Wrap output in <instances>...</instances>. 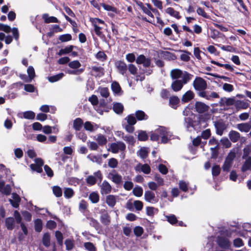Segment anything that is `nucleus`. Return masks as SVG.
I'll return each mask as SVG.
<instances>
[{"mask_svg":"<svg viewBox=\"0 0 251 251\" xmlns=\"http://www.w3.org/2000/svg\"><path fill=\"white\" fill-rule=\"evenodd\" d=\"M193 85L197 92V95L200 98L211 101L214 99L220 97L219 95L215 92H212L210 94H209L208 91H205L207 87V82L204 79L201 77H196L193 81Z\"/></svg>","mask_w":251,"mask_h":251,"instance_id":"obj_1","label":"nucleus"},{"mask_svg":"<svg viewBox=\"0 0 251 251\" xmlns=\"http://www.w3.org/2000/svg\"><path fill=\"white\" fill-rule=\"evenodd\" d=\"M235 156V153L234 152H230L228 154L222 166V169L224 172H229Z\"/></svg>","mask_w":251,"mask_h":251,"instance_id":"obj_2","label":"nucleus"},{"mask_svg":"<svg viewBox=\"0 0 251 251\" xmlns=\"http://www.w3.org/2000/svg\"><path fill=\"white\" fill-rule=\"evenodd\" d=\"M210 107L204 102L201 101H196L194 105V111L198 114L207 113Z\"/></svg>","mask_w":251,"mask_h":251,"instance_id":"obj_3","label":"nucleus"},{"mask_svg":"<svg viewBox=\"0 0 251 251\" xmlns=\"http://www.w3.org/2000/svg\"><path fill=\"white\" fill-rule=\"evenodd\" d=\"M217 244L221 249L224 250H228L231 246V243L229 239L224 236H218Z\"/></svg>","mask_w":251,"mask_h":251,"instance_id":"obj_4","label":"nucleus"},{"mask_svg":"<svg viewBox=\"0 0 251 251\" xmlns=\"http://www.w3.org/2000/svg\"><path fill=\"white\" fill-rule=\"evenodd\" d=\"M214 126L216 128V134L220 136L223 134L224 130L226 128V125L222 120L214 122Z\"/></svg>","mask_w":251,"mask_h":251,"instance_id":"obj_5","label":"nucleus"},{"mask_svg":"<svg viewBox=\"0 0 251 251\" xmlns=\"http://www.w3.org/2000/svg\"><path fill=\"white\" fill-rule=\"evenodd\" d=\"M126 148V145L122 142L113 143L110 145L111 151L113 153H117L119 151H124Z\"/></svg>","mask_w":251,"mask_h":251,"instance_id":"obj_6","label":"nucleus"},{"mask_svg":"<svg viewBox=\"0 0 251 251\" xmlns=\"http://www.w3.org/2000/svg\"><path fill=\"white\" fill-rule=\"evenodd\" d=\"M145 200L150 203H156L158 200L156 199L155 194L151 191H146L144 194Z\"/></svg>","mask_w":251,"mask_h":251,"instance_id":"obj_7","label":"nucleus"},{"mask_svg":"<svg viewBox=\"0 0 251 251\" xmlns=\"http://www.w3.org/2000/svg\"><path fill=\"white\" fill-rule=\"evenodd\" d=\"M115 65L117 69L118 72L124 75L127 70L126 64L123 61H117L115 63Z\"/></svg>","mask_w":251,"mask_h":251,"instance_id":"obj_8","label":"nucleus"},{"mask_svg":"<svg viewBox=\"0 0 251 251\" xmlns=\"http://www.w3.org/2000/svg\"><path fill=\"white\" fill-rule=\"evenodd\" d=\"M100 187V192L101 194H109L112 190V187L109 182L106 180H104Z\"/></svg>","mask_w":251,"mask_h":251,"instance_id":"obj_9","label":"nucleus"},{"mask_svg":"<svg viewBox=\"0 0 251 251\" xmlns=\"http://www.w3.org/2000/svg\"><path fill=\"white\" fill-rule=\"evenodd\" d=\"M236 127L241 132H248L251 129V121L238 124L237 125Z\"/></svg>","mask_w":251,"mask_h":251,"instance_id":"obj_10","label":"nucleus"},{"mask_svg":"<svg viewBox=\"0 0 251 251\" xmlns=\"http://www.w3.org/2000/svg\"><path fill=\"white\" fill-rule=\"evenodd\" d=\"M180 99L176 96H173L169 98V105L172 108L176 109L179 106Z\"/></svg>","mask_w":251,"mask_h":251,"instance_id":"obj_11","label":"nucleus"},{"mask_svg":"<svg viewBox=\"0 0 251 251\" xmlns=\"http://www.w3.org/2000/svg\"><path fill=\"white\" fill-rule=\"evenodd\" d=\"M234 106L237 111H239L241 109H246L248 108L249 106V104L246 101L236 100Z\"/></svg>","mask_w":251,"mask_h":251,"instance_id":"obj_12","label":"nucleus"},{"mask_svg":"<svg viewBox=\"0 0 251 251\" xmlns=\"http://www.w3.org/2000/svg\"><path fill=\"white\" fill-rule=\"evenodd\" d=\"M194 97V93L191 90H188L182 95L181 101L183 103L188 102L193 99Z\"/></svg>","mask_w":251,"mask_h":251,"instance_id":"obj_13","label":"nucleus"},{"mask_svg":"<svg viewBox=\"0 0 251 251\" xmlns=\"http://www.w3.org/2000/svg\"><path fill=\"white\" fill-rule=\"evenodd\" d=\"M42 19L44 20V24H49L51 23H60L58 19L54 16H50L48 13H45L42 15Z\"/></svg>","mask_w":251,"mask_h":251,"instance_id":"obj_14","label":"nucleus"},{"mask_svg":"<svg viewBox=\"0 0 251 251\" xmlns=\"http://www.w3.org/2000/svg\"><path fill=\"white\" fill-rule=\"evenodd\" d=\"M108 177L109 179H111V180L115 184L117 185L120 184L122 182V176L118 174V173L116 174H113L111 173H110L108 174Z\"/></svg>","mask_w":251,"mask_h":251,"instance_id":"obj_15","label":"nucleus"},{"mask_svg":"<svg viewBox=\"0 0 251 251\" xmlns=\"http://www.w3.org/2000/svg\"><path fill=\"white\" fill-rule=\"evenodd\" d=\"M228 137L231 142L236 143L240 139L241 135L238 132L231 130L228 133Z\"/></svg>","mask_w":251,"mask_h":251,"instance_id":"obj_16","label":"nucleus"},{"mask_svg":"<svg viewBox=\"0 0 251 251\" xmlns=\"http://www.w3.org/2000/svg\"><path fill=\"white\" fill-rule=\"evenodd\" d=\"M12 198L13 200H10V202L13 207L17 208L19 206V203L21 200V198L16 193L12 194Z\"/></svg>","mask_w":251,"mask_h":251,"instance_id":"obj_17","label":"nucleus"},{"mask_svg":"<svg viewBox=\"0 0 251 251\" xmlns=\"http://www.w3.org/2000/svg\"><path fill=\"white\" fill-rule=\"evenodd\" d=\"M91 69L93 72L96 73L94 75L96 77H100L104 75V68L101 67L92 66Z\"/></svg>","mask_w":251,"mask_h":251,"instance_id":"obj_18","label":"nucleus"},{"mask_svg":"<svg viewBox=\"0 0 251 251\" xmlns=\"http://www.w3.org/2000/svg\"><path fill=\"white\" fill-rule=\"evenodd\" d=\"M183 86V84L181 80H175L172 82L171 87L174 91L178 92L181 90Z\"/></svg>","mask_w":251,"mask_h":251,"instance_id":"obj_19","label":"nucleus"},{"mask_svg":"<svg viewBox=\"0 0 251 251\" xmlns=\"http://www.w3.org/2000/svg\"><path fill=\"white\" fill-rule=\"evenodd\" d=\"M83 121L80 118H77L74 120L73 128L76 131H80L83 126Z\"/></svg>","mask_w":251,"mask_h":251,"instance_id":"obj_20","label":"nucleus"},{"mask_svg":"<svg viewBox=\"0 0 251 251\" xmlns=\"http://www.w3.org/2000/svg\"><path fill=\"white\" fill-rule=\"evenodd\" d=\"M183 75L182 71L178 69H175L171 72V77L172 79L178 80V79L180 78Z\"/></svg>","mask_w":251,"mask_h":251,"instance_id":"obj_21","label":"nucleus"},{"mask_svg":"<svg viewBox=\"0 0 251 251\" xmlns=\"http://www.w3.org/2000/svg\"><path fill=\"white\" fill-rule=\"evenodd\" d=\"M246 160L243 163L241 167L242 172H246L247 171H251V157L245 159Z\"/></svg>","mask_w":251,"mask_h":251,"instance_id":"obj_22","label":"nucleus"},{"mask_svg":"<svg viewBox=\"0 0 251 251\" xmlns=\"http://www.w3.org/2000/svg\"><path fill=\"white\" fill-rule=\"evenodd\" d=\"M42 243L47 248L50 246V235L49 232H47L44 234L42 237Z\"/></svg>","mask_w":251,"mask_h":251,"instance_id":"obj_23","label":"nucleus"},{"mask_svg":"<svg viewBox=\"0 0 251 251\" xmlns=\"http://www.w3.org/2000/svg\"><path fill=\"white\" fill-rule=\"evenodd\" d=\"M136 120L138 121L146 120L149 116L142 110H137L135 112Z\"/></svg>","mask_w":251,"mask_h":251,"instance_id":"obj_24","label":"nucleus"},{"mask_svg":"<svg viewBox=\"0 0 251 251\" xmlns=\"http://www.w3.org/2000/svg\"><path fill=\"white\" fill-rule=\"evenodd\" d=\"M198 117V122L199 125L202 123H206L208 120L210 119V115L207 113L199 114Z\"/></svg>","mask_w":251,"mask_h":251,"instance_id":"obj_25","label":"nucleus"},{"mask_svg":"<svg viewBox=\"0 0 251 251\" xmlns=\"http://www.w3.org/2000/svg\"><path fill=\"white\" fill-rule=\"evenodd\" d=\"M166 12L171 15L172 17H175L177 19H179L181 18V16L179 15V12L178 11H176L172 7H168L166 10Z\"/></svg>","mask_w":251,"mask_h":251,"instance_id":"obj_26","label":"nucleus"},{"mask_svg":"<svg viewBox=\"0 0 251 251\" xmlns=\"http://www.w3.org/2000/svg\"><path fill=\"white\" fill-rule=\"evenodd\" d=\"M93 25L95 27V31H100L101 27L99 26L100 24H104V22L99 18L93 19L91 21Z\"/></svg>","mask_w":251,"mask_h":251,"instance_id":"obj_27","label":"nucleus"},{"mask_svg":"<svg viewBox=\"0 0 251 251\" xmlns=\"http://www.w3.org/2000/svg\"><path fill=\"white\" fill-rule=\"evenodd\" d=\"M15 220L13 217H8L5 219V226L8 230H11L14 228Z\"/></svg>","mask_w":251,"mask_h":251,"instance_id":"obj_28","label":"nucleus"},{"mask_svg":"<svg viewBox=\"0 0 251 251\" xmlns=\"http://www.w3.org/2000/svg\"><path fill=\"white\" fill-rule=\"evenodd\" d=\"M27 73L28 75L29 79L25 80L26 82H30L35 76V73L34 68L32 66H29L27 69Z\"/></svg>","mask_w":251,"mask_h":251,"instance_id":"obj_29","label":"nucleus"},{"mask_svg":"<svg viewBox=\"0 0 251 251\" xmlns=\"http://www.w3.org/2000/svg\"><path fill=\"white\" fill-rule=\"evenodd\" d=\"M100 222L105 226H108L110 223V217L109 214L106 212L102 214L100 217Z\"/></svg>","mask_w":251,"mask_h":251,"instance_id":"obj_30","label":"nucleus"},{"mask_svg":"<svg viewBox=\"0 0 251 251\" xmlns=\"http://www.w3.org/2000/svg\"><path fill=\"white\" fill-rule=\"evenodd\" d=\"M113 110L116 114H121L123 112L124 106L121 103L116 102L113 104Z\"/></svg>","mask_w":251,"mask_h":251,"instance_id":"obj_31","label":"nucleus"},{"mask_svg":"<svg viewBox=\"0 0 251 251\" xmlns=\"http://www.w3.org/2000/svg\"><path fill=\"white\" fill-rule=\"evenodd\" d=\"M34 229L37 232H40L43 228V222L41 219H36L34 220Z\"/></svg>","mask_w":251,"mask_h":251,"instance_id":"obj_32","label":"nucleus"},{"mask_svg":"<svg viewBox=\"0 0 251 251\" xmlns=\"http://www.w3.org/2000/svg\"><path fill=\"white\" fill-rule=\"evenodd\" d=\"M211 63L212 64L216 65L219 67H224L227 70L230 71V72H233L234 70L233 67L232 66H231L230 65L228 64H222V63H219V62H217V61H214L213 60L211 61Z\"/></svg>","mask_w":251,"mask_h":251,"instance_id":"obj_33","label":"nucleus"},{"mask_svg":"<svg viewBox=\"0 0 251 251\" xmlns=\"http://www.w3.org/2000/svg\"><path fill=\"white\" fill-rule=\"evenodd\" d=\"M160 55L161 57L165 59H174V57H176V56L174 54L167 51H162L160 52Z\"/></svg>","mask_w":251,"mask_h":251,"instance_id":"obj_34","label":"nucleus"},{"mask_svg":"<svg viewBox=\"0 0 251 251\" xmlns=\"http://www.w3.org/2000/svg\"><path fill=\"white\" fill-rule=\"evenodd\" d=\"M106 202L109 206L114 207L116 202L115 197L112 195L107 196L106 198Z\"/></svg>","mask_w":251,"mask_h":251,"instance_id":"obj_35","label":"nucleus"},{"mask_svg":"<svg viewBox=\"0 0 251 251\" xmlns=\"http://www.w3.org/2000/svg\"><path fill=\"white\" fill-rule=\"evenodd\" d=\"M74 47L73 45H70L66 47L64 49H61L58 52V54L59 56H61L63 54H68L72 52Z\"/></svg>","mask_w":251,"mask_h":251,"instance_id":"obj_36","label":"nucleus"},{"mask_svg":"<svg viewBox=\"0 0 251 251\" xmlns=\"http://www.w3.org/2000/svg\"><path fill=\"white\" fill-rule=\"evenodd\" d=\"M89 199L92 203H96L100 200V196L97 192H93L89 195Z\"/></svg>","mask_w":251,"mask_h":251,"instance_id":"obj_37","label":"nucleus"},{"mask_svg":"<svg viewBox=\"0 0 251 251\" xmlns=\"http://www.w3.org/2000/svg\"><path fill=\"white\" fill-rule=\"evenodd\" d=\"M215 45L220 47L223 50L228 51V52H236V49L231 46H229V45L224 46V45H222L221 44H216Z\"/></svg>","mask_w":251,"mask_h":251,"instance_id":"obj_38","label":"nucleus"},{"mask_svg":"<svg viewBox=\"0 0 251 251\" xmlns=\"http://www.w3.org/2000/svg\"><path fill=\"white\" fill-rule=\"evenodd\" d=\"M96 140L98 142V144L101 146L105 145L107 142V140L105 136L101 134L98 135Z\"/></svg>","mask_w":251,"mask_h":251,"instance_id":"obj_39","label":"nucleus"},{"mask_svg":"<svg viewBox=\"0 0 251 251\" xmlns=\"http://www.w3.org/2000/svg\"><path fill=\"white\" fill-rule=\"evenodd\" d=\"M182 76V79L181 80L183 85L187 83L193 76L192 75L188 73L187 72H185Z\"/></svg>","mask_w":251,"mask_h":251,"instance_id":"obj_40","label":"nucleus"},{"mask_svg":"<svg viewBox=\"0 0 251 251\" xmlns=\"http://www.w3.org/2000/svg\"><path fill=\"white\" fill-rule=\"evenodd\" d=\"M64 76V74L63 73H60L56 75L49 77L48 79L50 82H54L61 79Z\"/></svg>","mask_w":251,"mask_h":251,"instance_id":"obj_41","label":"nucleus"},{"mask_svg":"<svg viewBox=\"0 0 251 251\" xmlns=\"http://www.w3.org/2000/svg\"><path fill=\"white\" fill-rule=\"evenodd\" d=\"M111 89L115 94H119L121 91V87L118 82L114 81L111 84Z\"/></svg>","mask_w":251,"mask_h":251,"instance_id":"obj_42","label":"nucleus"},{"mask_svg":"<svg viewBox=\"0 0 251 251\" xmlns=\"http://www.w3.org/2000/svg\"><path fill=\"white\" fill-rule=\"evenodd\" d=\"M64 194L66 198L70 199L74 196L75 192L73 189L71 188H65L64 191Z\"/></svg>","mask_w":251,"mask_h":251,"instance_id":"obj_43","label":"nucleus"},{"mask_svg":"<svg viewBox=\"0 0 251 251\" xmlns=\"http://www.w3.org/2000/svg\"><path fill=\"white\" fill-rule=\"evenodd\" d=\"M149 138V136L146 131L141 130L138 135V139L140 141H146Z\"/></svg>","mask_w":251,"mask_h":251,"instance_id":"obj_44","label":"nucleus"},{"mask_svg":"<svg viewBox=\"0 0 251 251\" xmlns=\"http://www.w3.org/2000/svg\"><path fill=\"white\" fill-rule=\"evenodd\" d=\"M243 154L242 155V159H245L246 158H248V157H250L249 155L251 152V146H246L243 149Z\"/></svg>","mask_w":251,"mask_h":251,"instance_id":"obj_45","label":"nucleus"},{"mask_svg":"<svg viewBox=\"0 0 251 251\" xmlns=\"http://www.w3.org/2000/svg\"><path fill=\"white\" fill-rule=\"evenodd\" d=\"M23 117L28 120H33L35 117V114L32 111H26L23 113Z\"/></svg>","mask_w":251,"mask_h":251,"instance_id":"obj_46","label":"nucleus"},{"mask_svg":"<svg viewBox=\"0 0 251 251\" xmlns=\"http://www.w3.org/2000/svg\"><path fill=\"white\" fill-rule=\"evenodd\" d=\"M132 193L135 196L140 197L143 195V190L140 186H136L133 188Z\"/></svg>","mask_w":251,"mask_h":251,"instance_id":"obj_47","label":"nucleus"},{"mask_svg":"<svg viewBox=\"0 0 251 251\" xmlns=\"http://www.w3.org/2000/svg\"><path fill=\"white\" fill-rule=\"evenodd\" d=\"M84 247L88 251H97L96 247L92 242H88L84 243Z\"/></svg>","mask_w":251,"mask_h":251,"instance_id":"obj_48","label":"nucleus"},{"mask_svg":"<svg viewBox=\"0 0 251 251\" xmlns=\"http://www.w3.org/2000/svg\"><path fill=\"white\" fill-rule=\"evenodd\" d=\"M66 249L67 251L72 250L74 247V241L73 239H67L65 241Z\"/></svg>","mask_w":251,"mask_h":251,"instance_id":"obj_49","label":"nucleus"},{"mask_svg":"<svg viewBox=\"0 0 251 251\" xmlns=\"http://www.w3.org/2000/svg\"><path fill=\"white\" fill-rule=\"evenodd\" d=\"M137 153L141 158L145 159L148 157L149 152L145 148H142Z\"/></svg>","mask_w":251,"mask_h":251,"instance_id":"obj_50","label":"nucleus"},{"mask_svg":"<svg viewBox=\"0 0 251 251\" xmlns=\"http://www.w3.org/2000/svg\"><path fill=\"white\" fill-rule=\"evenodd\" d=\"M216 41H218L219 38L223 39L225 35L222 32H211V35H208Z\"/></svg>","mask_w":251,"mask_h":251,"instance_id":"obj_51","label":"nucleus"},{"mask_svg":"<svg viewBox=\"0 0 251 251\" xmlns=\"http://www.w3.org/2000/svg\"><path fill=\"white\" fill-rule=\"evenodd\" d=\"M52 191L53 194L56 197H60L62 195V189L58 186H54L53 187Z\"/></svg>","mask_w":251,"mask_h":251,"instance_id":"obj_52","label":"nucleus"},{"mask_svg":"<svg viewBox=\"0 0 251 251\" xmlns=\"http://www.w3.org/2000/svg\"><path fill=\"white\" fill-rule=\"evenodd\" d=\"M193 120L190 117H185L184 118V124L185 126L187 128H189L191 127H194V125L193 124Z\"/></svg>","mask_w":251,"mask_h":251,"instance_id":"obj_53","label":"nucleus"},{"mask_svg":"<svg viewBox=\"0 0 251 251\" xmlns=\"http://www.w3.org/2000/svg\"><path fill=\"white\" fill-rule=\"evenodd\" d=\"M221 172V168L219 165H214L212 168V175L213 176H218Z\"/></svg>","mask_w":251,"mask_h":251,"instance_id":"obj_54","label":"nucleus"},{"mask_svg":"<svg viewBox=\"0 0 251 251\" xmlns=\"http://www.w3.org/2000/svg\"><path fill=\"white\" fill-rule=\"evenodd\" d=\"M167 221L171 225L176 224L178 220L175 215L172 214L166 216Z\"/></svg>","mask_w":251,"mask_h":251,"instance_id":"obj_55","label":"nucleus"},{"mask_svg":"<svg viewBox=\"0 0 251 251\" xmlns=\"http://www.w3.org/2000/svg\"><path fill=\"white\" fill-rule=\"evenodd\" d=\"M100 95L105 98H107L109 96V92L107 87L99 88Z\"/></svg>","mask_w":251,"mask_h":251,"instance_id":"obj_56","label":"nucleus"},{"mask_svg":"<svg viewBox=\"0 0 251 251\" xmlns=\"http://www.w3.org/2000/svg\"><path fill=\"white\" fill-rule=\"evenodd\" d=\"M96 57L101 61H104L107 59V55L102 51H99L96 54Z\"/></svg>","mask_w":251,"mask_h":251,"instance_id":"obj_57","label":"nucleus"},{"mask_svg":"<svg viewBox=\"0 0 251 251\" xmlns=\"http://www.w3.org/2000/svg\"><path fill=\"white\" fill-rule=\"evenodd\" d=\"M55 236L58 243L60 245H62L63 244V236L61 232L58 230L56 231L55 232Z\"/></svg>","mask_w":251,"mask_h":251,"instance_id":"obj_58","label":"nucleus"},{"mask_svg":"<svg viewBox=\"0 0 251 251\" xmlns=\"http://www.w3.org/2000/svg\"><path fill=\"white\" fill-rule=\"evenodd\" d=\"M101 6L104 8V10H106L108 11H112V12H113L116 13H117L118 10H117V8H116L114 6H111L110 5H108V4H105L104 3H102L101 4Z\"/></svg>","mask_w":251,"mask_h":251,"instance_id":"obj_59","label":"nucleus"},{"mask_svg":"<svg viewBox=\"0 0 251 251\" xmlns=\"http://www.w3.org/2000/svg\"><path fill=\"white\" fill-rule=\"evenodd\" d=\"M125 119L127 120V124L130 125H134L137 122L136 117L132 114L128 115Z\"/></svg>","mask_w":251,"mask_h":251,"instance_id":"obj_60","label":"nucleus"},{"mask_svg":"<svg viewBox=\"0 0 251 251\" xmlns=\"http://www.w3.org/2000/svg\"><path fill=\"white\" fill-rule=\"evenodd\" d=\"M233 244L235 248H240L244 245L243 240L240 238L235 239L233 241Z\"/></svg>","mask_w":251,"mask_h":251,"instance_id":"obj_61","label":"nucleus"},{"mask_svg":"<svg viewBox=\"0 0 251 251\" xmlns=\"http://www.w3.org/2000/svg\"><path fill=\"white\" fill-rule=\"evenodd\" d=\"M184 52H185V53H183L180 55V59L181 60L184 62H188L190 59L189 55H191V53L190 52L186 50L184 51Z\"/></svg>","mask_w":251,"mask_h":251,"instance_id":"obj_62","label":"nucleus"},{"mask_svg":"<svg viewBox=\"0 0 251 251\" xmlns=\"http://www.w3.org/2000/svg\"><path fill=\"white\" fill-rule=\"evenodd\" d=\"M133 231L134 234L136 236L140 237L143 234L144 232V229L143 228L140 226H136L134 227Z\"/></svg>","mask_w":251,"mask_h":251,"instance_id":"obj_63","label":"nucleus"},{"mask_svg":"<svg viewBox=\"0 0 251 251\" xmlns=\"http://www.w3.org/2000/svg\"><path fill=\"white\" fill-rule=\"evenodd\" d=\"M118 164V160L115 158H111L109 159L108 165L111 168H115Z\"/></svg>","mask_w":251,"mask_h":251,"instance_id":"obj_64","label":"nucleus"}]
</instances>
